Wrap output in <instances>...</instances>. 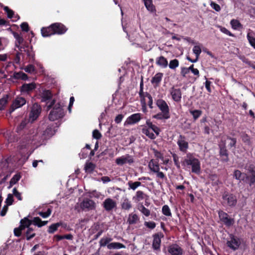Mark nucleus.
Returning <instances> with one entry per match:
<instances>
[{"label": "nucleus", "instance_id": "1", "mask_svg": "<svg viewBox=\"0 0 255 255\" xmlns=\"http://www.w3.org/2000/svg\"><path fill=\"white\" fill-rule=\"evenodd\" d=\"M55 133V130L51 127L47 128L42 133H38L37 130H33L26 136L27 144H35L40 143L50 138Z\"/></svg>", "mask_w": 255, "mask_h": 255}, {"label": "nucleus", "instance_id": "2", "mask_svg": "<svg viewBox=\"0 0 255 255\" xmlns=\"http://www.w3.org/2000/svg\"><path fill=\"white\" fill-rule=\"evenodd\" d=\"M153 153L156 159H151L148 162V166L151 172L155 173L156 177L160 179H166L165 175L161 171H160V167L158 163V159L161 161L163 160V154L160 151L153 149Z\"/></svg>", "mask_w": 255, "mask_h": 255}, {"label": "nucleus", "instance_id": "3", "mask_svg": "<svg viewBox=\"0 0 255 255\" xmlns=\"http://www.w3.org/2000/svg\"><path fill=\"white\" fill-rule=\"evenodd\" d=\"M245 169L248 171V175L236 170L234 171V177L239 180H244L247 179L250 181V185H252L255 182V166L250 164H247Z\"/></svg>", "mask_w": 255, "mask_h": 255}, {"label": "nucleus", "instance_id": "4", "mask_svg": "<svg viewBox=\"0 0 255 255\" xmlns=\"http://www.w3.org/2000/svg\"><path fill=\"white\" fill-rule=\"evenodd\" d=\"M182 165L187 167L191 166L192 172L196 174H198L200 172V162L199 159L190 153H187L184 157L182 161Z\"/></svg>", "mask_w": 255, "mask_h": 255}, {"label": "nucleus", "instance_id": "5", "mask_svg": "<svg viewBox=\"0 0 255 255\" xmlns=\"http://www.w3.org/2000/svg\"><path fill=\"white\" fill-rule=\"evenodd\" d=\"M115 162L119 166H123L126 164L131 165L135 162V158L133 155L126 154L117 158Z\"/></svg>", "mask_w": 255, "mask_h": 255}, {"label": "nucleus", "instance_id": "6", "mask_svg": "<svg viewBox=\"0 0 255 255\" xmlns=\"http://www.w3.org/2000/svg\"><path fill=\"white\" fill-rule=\"evenodd\" d=\"M96 206L95 202L88 198H84L80 203V208L85 211L94 210L96 209Z\"/></svg>", "mask_w": 255, "mask_h": 255}, {"label": "nucleus", "instance_id": "7", "mask_svg": "<svg viewBox=\"0 0 255 255\" xmlns=\"http://www.w3.org/2000/svg\"><path fill=\"white\" fill-rule=\"evenodd\" d=\"M63 109L59 104L55 106L53 109L50 112L49 115V119L51 121H56L63 116Z\"/></svg>", "mask_w": 255, "mask_h": 255}, {"label": "nucleus", "instance_id": "8", "mask_svg": "<svg viewBox=\"0 0 255 255\" xmlns=\"http://www.w3.org/2000/svg\"><path fill=\"white\" fill-rule=\"evenodd\" d=\"M223 204L230 207L235 206L237 202L236 196L225 192L222 195Z\"/></svg>", "mask_w": 255, "mask_h": 255}, {"label": "nucleus", "instance_id": "9", "mask_svg": "<svg viewBox=\"0 0 255 255\" xmlns=\"http://www.w3.org/2000/svg\"><path fill=\"white\" fill-rule=\"evenodd\" d=\"M20 223V225L19 227L15 228L14 230V235L16 237L20 236L21 232L26 229V227L30 226L32 224V222L30 220L25 217L21 220Z\"/></svg>", "mask_w": 255, "mask_h": 255}, {"label": "nucleus", "instance_id": "10", "mask_svg": "<svg viewBox=\"0 0 255 255\" xmlns=\"http://www.w3.org/2000/svg\"><path fill=\"white\" fill-rule=\"evenodd\" d=\"M177 144L180 151L186 153L189 147V144L185 136L180 135L177 141Z\"/></svg>", "mask_w": 255, "mask_h": 255}, {"label": "nucleus", "instance_id": "11", "mask_svg": "<svg viewBox=\"0 0 255 255\" xmlns=\"http://www.w3.org/2000/svg\"><path fill=\"white\" fill-rule=\"evenodd\" d=\"M219 217L220 220L224 223V224L228 227L232 226L235 221L234 219L229 217V215L225 212L220 211L218 212Z\"/></svg>", "mask_w": 255, "mask_h": 255}, {"label": "nucleus", "instance_id": "12", "mask_svg": "<svg viewBox=\"0 0 255 255\" xmlns=\"http://www.w3.org/2000/svg\"><path fill=\"white\" fill-rule=\"evenodd\" d=\"M26 103V100L22 97H17L13 102L9 111V114H11L15 110L21 107Z\"/></svg>", "mask_w": 255, "mask_h": 255}, {"label": "nucleus", "instance_id": "13", "mask_svg": "<svg viewBox=\"0 0 255 255\" xmlns=\"http://www.w3.org/2000/svg\"><path fill=\"white\" fill-rule=\"evenodd\" d=\"M102 206L106 211L110 212L116 208L117 203L114 200L108 198L103 202Z\"/></svg>", "mask_w": 255, "mask_h": 255}, {"label": "nucleus", "instance_id": "14", "mask_svg": "<svg viewBox=\"0 0 255 255\" xmlns=\"http://www.w3.org/2000/svg\"><path fill=\"white\" fill-rule=\"evenodd\" d=\"M41 112V108L37 104L33 105L31 112L29 115V120L33 122L39 116Z\"/></svg>", "mask_w": 255, "mask_h": 255}, {"label": "nucleus", "instance_id": "15", "mask_svg": "<svg viewBox=\"0 0 255 255\" xmlns=\"http://www.w3.org/2000/svg\"><path fill=\"white\" fill-rule=\"evenodd\" d=\"M168 252L170 255H182L183 249L176 244H173L168 248Z\"/></svg>", "mask_w": 255, "mask_h": 255}, {"label": "nucleus", "instance_id": "16", "mask_svg": "<svg viewBox=\"0 0 255 255\" xmlns=\"http://www.w3.org/2000/svg\"><path fill=\"white\" fill-rule=\"evenodd\" d=\"M156 105L161 113L167 115H170L169 107L165 101L161 99L158 100L156 102Z\"/></svg>", "mask_w": 255, "mask_h": 255}, {"label": "nucleus", "instance_id": "17", "mask_svg": "<svg viewBox=\"0 0 255 255\" xmlns=\"http://www.w3.org/2000/svg\"><path fill=\"white\" fill-rule=\"evenodd\" d=\"M170 94L175 102H179L181 101L182 93L180 89L172 87L170 90Z\"/></svg>", "mask_w": 255, "mask_h": 255}, {"label": "nucleus", "instance_id": "18", "mask_svg": "<svg viewBox=\"0 0 255 255\" xmlns=\"http://www.w3.org/2000/svg\"><path fill=\"white\" fill-rule=\"evenodd\" d=\"M240 244V240L238 238H235L233 236H231L230 240L227 243L228 247L233 250L238 249Z\"/></svg>", "mask_w": 255, "mask_h": 255}, {"label": "nucleus", "instance_id": "19", "mask_svg": "<svg viewBox=\"0 0 255 255\" xmlns=\"http://www.w3.org/2000/svg\"><path fill=\"white\" fill-rule=\"evenodd\" d=\"M52 25L55 34H62L64 33L67 30L66 27L61 23H55L52 24Z\"/></svg>", "mask_w": 255, "mask_h": 255}, {"label": "nucleus", "instance_id": "20", "mask_svg": "<svg viewBox=\"0 0 255 255\" xmlns=\"http://www.w3.org/2000/svg\"><path fill=\"white\" fill-rule=\"evenodd\" d=\"M141 119V114L136 113L131 115L126 120V123L128 125H133L138 122Z\"/></svg>", "mask_w": 255, "mask_h": 255}, {"label": "nucleus", "instance_id": "21", "mask_svg": "<svg viewBox=\"0 0 255 255\" xmlns=\"http://www.w3.org/2000/svg\"><path fill=\"white\" fill-rule=\"evenodd\" d=\"M201 51H202L201 48L200 46H199V45L194 46L193 48V52L196 55V58L195 59H192L190 57H187V59L188 61H189L192 63L196 62L199 59V57L200 54L201 53Z\"/></svg>", "mask_w": 255, "mask_h": 255}, {"label": "nucleus", "instance_id": "22", "mask_svg": "<svg viewBox=\"0 0 255 255\" xmlns=\"http://www.w3.org/2000/svg\"><path fill=\"white\" fill-rule=\"evenodd\" d=\"M147 197V196L143 191L138 190L136 192L135 195L132 197V200L135 203H138Z\"/></svg>", "mask_w": 255, "mask_h": 255}, {"label": "nucleus", "instance_id": "23", "mask_svg": "<svg viewBox=\"0 0 255 255\" xmlns=\"http://www.w3.org/2000/svg\"><path fill=\"white\" fill-rule=\"evenodd\" d=\"M156 64L162 68H165L168 66V61L163 56H160L156 58Z\"/></svg>", "mask_w": 255, "mask_h": 255}, {"label": "nucleus", "instance_id": "24", "mask_svg": "<svg viewBox=\"0 0 255 255\" xmlns=\"http://www.w3.org/2000/svg\"><path fill=\"white\" fill-rule=\"evenodd\" d=\"M52 24L47 27H43L41 29L42 35L43 37L49 36L55 34Z\"/></svg>", "mask_w": 255, "mask_h": 255}, {"label": "nucleus", "instance_id": "25", "mask_svg": "<svg viewBox=\"0 0 255 255\" xmlns=\"http://www.w3.org/2000/svg\"><path fill=\"white\" fill-rule=\"evenodd\" d=\"M35 88L36 85L34 83L24 84L21 86V91L22 92L29 93L34 90Z\"/></svg>", "mask_w": 255, "mask_h": 255}, {"label": "nucleus", "instance_id": "26", "mask_svg": "<svg viewBox=\"0 0 255 255\" xmlns=\"http://www.w3.org/2000/svg\"><path fill=\"white\" fill-rule=\"evenodd\" d=\"M247 37L251 45L255 49V33L249 29Z\"/></svg>", "mask_w": 255, "mask_h": 255}, {"label": "nucleus", "instance_id": "27", "mask_svg": "<svg viewBox=\"0 0 255 255\" xmlns=\"http://www.w3.org/2000/svg\"><path fill=\"white\" fill-rule=\"evenodd\" d=\"M161 244V238L158 234L153 236L152 247L154 250H159Z\"/></svg>", "mask_w": 255, "mask_h": 255}, {"label": "nucleus", "instance_id": "28", "mask_svg": "<svg viewBox=\"0 0 255 255\" xmlns=\"http://www.w3.org/2000/svg\"><path fill=\"white\" fill-rule=\"evenodd\" d=\"M11 77L16 80L21 79L22 80H26L28 79L27 75L21 71L14 72Z\"/></svg>", "mask_w": 255, "mask_h": 255}, {"label": "nucleus", "instance_id": "29", "mask_svg": "<svg viewBox=\"0 0 255 255\" xmlns=\"http://www.w3.org/2000/svg\"><path fill=\"white\" fill-rule=\"evenodd\" d=\"M153 131L151 128H147L146 127H143L142 129V133L152 139H155L156 136V135H155Z\"/></svg>", "mask_w": 255, "mask_h": 255}, {"label": "nucleus", "instance_id": "30", "mask_svg": "<svg viewBox=\"0 0 255 255\" xmlns=\"http://www.w3.org/2000/svg\"><path fill=\"white\" fill-rule=\"evenodd\" d=\"M24 51L26 52V55L29 58V61L34 62L35 61V54L32 47H27Z\"/></svg>", "mask_w": 255, "mask_h": 255}, {"label": "nucleus", "instance_id": "31", "mask_svg": "<svg viewBox=\"0 0 255 255\" xmlns=\"http://www.w3.org/2000/svg\"><path fill=\"white\" fill-rule=\"evenodd\" d=\"M139 218L138 215L134 213H131L129 215L128 222L130 225L135 224L137 223Z\"/></svg>", "mask_w": 255, "mask_h": 255}, {"label": "nucleus", "instance_id": "32", "mask_svg": "<svg viewBox=\"0 0 255 255\" xmlns=\"http://www.w3.org/2000/svg\"><path fill=\"white\" fill-rule=\"evenodd\" d=\"M31 221L32 222V224L38 227H41L45 226L48 223V221H42L39 217H34L33 220Z\"/></svg>", "mask_w": 255, "mask_h": 255}, {"label": "nucleus", "instance_id": "33", "mask_svg": "<svg viewBox=\"0 0 255 255\" xmlns=\"http://www.w3.org/2000/svg\"><path fill=\"white\" fill-rule=\"evenodd\" d=\"M107 248L109 250L120 249L122 248H125L126 246L121 243L118 242H114L109 244L107 245Z\"/></svg>", "mask_w": 255, "mask_h": 255}, {"label": "nucleus", "instance_id": "34", "mask_svg": "<svg viewBox=\"0 0 255 255\" xmlns=\"http://www.w3.org/2000/svg\"><path fill=\"white\" fill-rule=\"evenodd\" d=\"M30 226H28L27 227H26V231L25 232L26 238L27 240H29L32 238H33L35 233L34 232V229L30 227Z\"/></svg>", "mask_w": 255, "mask_h": 255}, {"label": "nucleus", "instance_id": "35", "mask_svg": "<svg viewBox=\"0 0 255 255\" xmlns=\"http://www.w3.org/2000/svg\"><path fill=\"white\" fill-rule=\"evenodd\" d=\"M163 77V74L161 73H158L156 74L151 79V83L155 86L158 85L161 82Z\"/></svg>", "mask_w": 255, "mask_h": 255}, {"label": "nucleus", "instance_id": "36", "mask_svg": "<svg viewBox=\"0 0 255 255\" xmlns=\"http://www.w3.org/2000/svg\"><path fill=\"white\" fill-rule=\"evenodd\" d=\"M146 124L148 127V128H151L155 134L156 135H158L160 131L158 127L152 124V123L149 120H147L146 121Z\"/></svg>", "mask_w": 255, "mask_h": 255}, {"label": "nucleus", "instance_id": "37", "mask_svg": "<svg viewBox=\"0 0 255 255\" xmlns=\"http://www.w3.org/2000/svg\"><path fill=\"white\" fill-rule=\"evenodd\" d=\"M3 9L6 12L7 17L9 18H19V16L17 14L15 15L14 11L9 9L7 6H4Z\"/></svg>", "mask_w": 255, "mask_h": 255}, {"label": "nucleus", "instance_id": "38", "mask_svg": "<svg viewBox=\"0 0 255 255\" xmlns=\"http://www.w3.org/2000/svg\"><path fill=\"white\" fill-rule=\"evenodd\" d=\"M220 154L222 157V160L224 161H228V154L225 147L220 148Z\"/></svg>", "mask_w": 255, "mask_h": 255}, {"label": "nucleus", "instance_id": "39", "mask_svg": "<svg viewBox=\"0 0 255 255\" xmlns=\"http://www.w3.org/2000/svg\"><path fill=\"white\" fill-rule=\"evenodd\" d=\"M242 141L246 145H251L252 144L251 138L249 135L246 133H243L241 135Z\"/></svg>", "mask_w": 255, "mask_h": 255}, {"label": "nucleus", "instance_id": "40", "mask_svg": "<svg viewBox=\"0 0 255 255\" xmlns=\"http://www.w3.org/2000/svg\"><path fill=\"white\" fill-rule=\"evenodd\" d=\"M21 176L19 174H16L14 175L12 178L10 179L9 182V186H8V188H10L12 186L15 184L20 179Z\"/></svg>", "mask_w": 255, "mask_h": 255}, {"label": "nucleus", "instance_id": "41", "mask_svg": "<svg viewBox=\"0 0 255 255\" xmlns=\"http://www.w3.org/2000/svg\"><path fill=\"white\" fill-rule=\"evenodd\" d=\"M52 97V94L49 90H45L43 91L41 98L42 101L46 102Z\"/></svg>", "mask_w": 255, "mask_h": 255}, {"label": "nucleus", "instance_id": "42", "mask_svg": "<svg viewBox=\"0 0 255 255\" xmlns=\"http://www.w3.org/2000/svg\"><path fill=\"white\" fill-rule=\"evenodd\" d=\"M8 40L3 37H0V52L3 50L7 46Z\"/></svg>", "mask_w": 255, "mask_h": 255}, {"label": "nucleus", "instance_id": "43", "mask_svg": "<svg viewBox=\"0 0 255 255\" xmlns=\"http://www.w3.org/2000/svg\"><path fill=\"white\" fill-rule=\"evenodd\" d=\"M128 189H132V190H135L137 187L140 186L141 184L140 182L136 181L132 182V181H129L128 183Z\"/></svg>", "mask_w": 255, "mask_h": 255}, {"label": "nucleus", "instance_id": "44", "mask_svg": "<svg viewBox=\"0 0 255 255\" xmlns=\"http://www.w3.org/2000/svg\"><path fill=\"white\" fill-rule=\"evenodd\" d=\"M138 210L144 215L148 217L150 214V211L149 209L146 208L142 204L138 207Z\"/></svg>", "mask_w": 255, "mask_h": 255}, {"label": "nucleus", "instance_id": "45", "mask_svg": "<svg viewBox=\"0 0 255 255\" xmlns=\"http://www.w3.org/2000/svg\"><path fill=\"white\" fill-rule=\"evenodd\" d=\"M132 207L130 201L128 199H125L122 204V209L128 210Z\"/></svg>", "mask_w": 255, "mask_h": 255}, {"label": "nucleus", "instance_id": "46", "mask_svg": "<svg viewBox=\"0 0 255 255\" xmlns=\"http://www.w3.org/2000/svg\"><path fill=\"white\" fill-rule=\"evenodd\" d=\"M230 24L234 29H238L242 27V25L238 20L233 19L231 20Z\"/></svg>", "mask_w": 255, "mask_h": 255}, {"label": "nucleus", "instance_id": "47", "mask_svg": "<svg viewBox=\"0 0 255 255\" xmlns=\"http://www.w3.org/2000/svg\"><path fill=\"white\" fill-rule=\"evenodd\" d=\"M95 167V165L92 162H87L85 165V170L86 172L91 173Z\"/></svg>", "mask_w": 255, "mask_h": 255}, {"label": "nucleus", "instance_id": "48", "mask_svg": "<svg viewBox=\"0 0 255 255\" xmlns=\"http://www.w3.org/2000/svg\"><path fill=\"white\" fill-rule=\"evenodd\" d=\"M153 118L157 120H167L170 118V115H167L163 113H161L153 116Z\"/></svg>", "mask_w": 255, "mask_h": 255}, {"label": "nucleus", "instance_id": "49", "mask_svg": "<svg viewBox=\"0 0 255 255\" xmlns=\"http://www.w3.org/2000/svg\"><path fill=\"white\" fill-rule=\"evenodd\" d=\"M179 61L176 59H174L170 61L169 64V67L171 69L174 70L179 66Z\"/></svg>", "mask_w": 255, "mask_h": 255}, {"label": "nucleus", "instance_id": "50", "mask_svg": "<svg viewBox=\"0 0 255 255\" xmlns=\"http://www.w3.org/2000/svg\"><path fill=\"white\" fill-rule=\"evenodd\" d=\"M146 8L150 11L154 10V6L152 3V0H143Z\"/></svg>", "mask_w": 255, "mask_h": 255}, {"label": "nucleus", "instance_id": "51", "mask_svg": "<svg viewBox=\"0 0 255 255\" xmlns=\"http://www.w3.org/2000/svg\"><path fill=\"white\" fill-rule=\"evenodd\" d=\"M14 67L13 64L11 62H9L5 65L3 66V68L6 72L8 73H11L13 70Z\"/></svg>", "mask_w": 255, "mask_h": 255}, {"label": "nucleus", "instance_id": "52", "mask_svg": "<svg viewBox=\"0 0 255 255\" xmlns=\"http://www.w3.org/2000/svg\"><path fill=\"white\" fill-rule=\"evenodd\" d=\"M61 225L59 223L53 224L49 226L48 232L49 233L52 234L55 232L58 228Z\"/></svg>", "mask_w": 255, "mask_h": 255}, {"label": "nucleus", "instance_id": "53", "mask_svg": "<svg viewBox=\"0 0 255 255\" xmlns=\"http://www.w3.org/2000/svg\"><path fill=\"white\" fill-rule=\"evenodd\" d=\"M190 113L193 116L194 120L199 118L202 113V111L199 110H192Z\"/></svg>", "mask_w": 255, "mask_h": 255}, {"label": "nucleus", "instance_id": "54", "mask_svg": "<svg viewBox=\"0 0 255 255\" xmlns=\"http://www.w3.org/2000/svg\"><path fill=\"white\" fill-rule=\"evenodd\" d=\"M162 213L166 216H171V212L168 205H164L162 208Z\"/></svg>", "mask_w": 255, "mask_h": 255}, {"label": "nucleus", "instance_id": "55", "mask_svg": "<svg viewBox=\"0 0 255 255\" xmlns=\"http://www.w3.org/2000/svg\"><path fill=\"white\" fill-rule=\"evenodd\" d=\"M112 240V239L110 238H103L100 241V245L101 247H105L108 245Z\"/></svg>", "mask_w": 255, "mask_h": 255}, {"label": "nucleus", "instance_id": "56", "mask_svg": "<svg viewBox=\"0 0 255 255\" xmlns=\"http://www.w3.org/2000/svg\"><path fill=\"white\" fill-rule=\"evenodd\" d=\"M7 96H6L0 99V111L4 109L7 103Z\"/></svg>", "mask_w": 255, "mask_h": 255}, {"label": "nucleus", "instance_id": "57", "mask_svg": "<svg viewBox=\"0 0 255 255\" xmlns=\"http://www.w3.org/2000/svg\"><path fill=\"white\" fill-rule=\"evenodd\" d=\"M14 37L16 40V45L17 47H19L18 44L19 45L22 43L23 38L19 34L16 33H14Z\"/></svg>", "mask_w": 255, "mask_h": 255}, {"label": "nucleus", "instance_id": "58", "mask_svg": "<svg viewBox=\"0 0 255 255\" xmlns=\"http://www.w3.org/2000/svg\"><path fill=\"white\" fill-rule=\"evenodd\" d=\"M13 196H14L18 200L21 201L22 199L21 193L19 192L16 188L12 189Z\"/></svg>", "mask_w": 255, "mask_h": 255}, {"label": "nucleus", "instance_id": "59", "mask_svg": "<svg viewBox=\"0 0 255 255\" xmlns=\"http://www.w3.org/2000/svg\"><path fill=\"white\" fill-rule=\"evenodd\" d=\"M13 201V195L12 194H8L5 200L6 205L10 206L12 205Z\"/></svg>", "mask_w": 255, "mask_h": 255}, {"label": "nucleus", "instance_id": "60", "mask_svg": "<svg viewBox=\"0 0 255 255\" xmlns=\"http://www.w3.org/2000/svg\"><path fill=\"white\" fill-rule=\"evenodd\" d=\"M24 71L26 72L31 73L35 71V68L34 66L32 64H29L26 66L24 68Z\"/></svg>", "mask_w": 255, "mask_h": 255}, {"label": "nucleus", "instance_id": "61", "mask_svg": "<svg viewBox=\"0 0 255 255\" xmlns=\"http://www.w3.org/2000/svg\"><path fill=\"white\" fill-rule=\"evenodd\" d=\"M210 5L211 7L213 9L215 10L216 11L219 12V11H220L221 10V7H220V6L218 4H217V3H215V2H213V1H211L210 2Z\"/></svg>", "mask_w": 255, "mask_h": 255}, {"label": "nucleus", "instance_id": "62", "mask_svg": "<svg viewBox=\"0 0 255 255\" xmlns=\"http://www.w3.org/2000/svg\"><path fill=\"white\" fill-rule=\"evenodd\" d=\"M144 225L150 229H153L156 227V224L152 221L150 222H145Z\"/></svg>", "mask_w": 255, "mask_h": 255}, {"label": "nucleus", "instance_id": "63", "mask_svg": "<svg viewBox=\"0 0 255 255\" xmlns=\"http://www.w3.org/2000/svg\"><path fill=\"white\" fill-rule=\"evenodd\" d=\"M93 137L97 139H99L102 137V135L98 130L95 129L93 131Z\"/></svg>", "mask_w": 255, "mask_h": 255}, {"label": "nucleus", "instance_id": "64", "mask_svg": "<svg viewBox=\"0 0 255 255\" xmlns=\"http://www.w3.org/2000/svg\"><path fill=\"white\" fill-rule=\"evenodd\" d=\"M210 180L213 181V184L218 185L219 183V180L218 177L215 174H212L210 175Z\"/></svg>", "mask_w": 255, "mask_h": 255}]
</instances>
